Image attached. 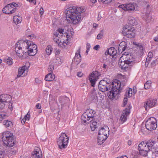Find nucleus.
I'll return each instance as SVG.
<instances>
[{
  "mask_svg": "<svg viewBox=\"0 0 158 158\" xmlns=\"http://www.w3.org/2000/svg\"><path fill=\"white\" fill-rule=\"evenodd\" d=\"M54 69V67L53 65H50L48 69V70L49 72L52 73Z\"/></svg>",
  "mask_w": 158,
  "mask_h": 158,
  "instance_id": "39",
  "label": "nucleus"
},
{
  "mask_svg": "<svg viewBox=\"0 0 158 158\" xmlns=\"http://www.w3.org/2000/svg\"><path fill=\"white\" fill-rule=\"evenodd\" d=\"M127 47V44L125 41L121 42L119 44L118 50L119 52L121 53L125 50Z\"/></svg>",
  "mask_w": 158,
  "mask_h": 158,
  "instance_id": "24",
  "label": "nucleus"
},
{
  "mask_svg": "<svg viewBox=\"0 0 158 158\" xmlns=\"http://www.w3.org/2000/svg\"><path fill=\"white\" fill-rule=\"evenodd\" d=\"M6 116V114L5 113L1 112L0 113V121H2V119L4 118Z\"/></svg>",
  "mask_w": 158,
  "mask_h": 158,
  "instance_id": "40",
  "label": "nucleus"
},
{
  "mask_svg": "<svg viewBox=\"0 0 158 158\" xmlns=\"http://www.w3.org/2000/svg\"><path fill=\"white\" fill-rule=\"evenodd\" d=\"M123 34L127 37L132 38L135 35V30L133 27H130L128 25L125 26L123 27Z\"/></svg>",
  "mask_w": 158,
  "mask_h": 158,
  "instance_id": "7",
  "label": "nucleus"
},
{
  "mask_svg": "<svg viewBox=\"0 0 158 158\" xmlns=\"http://www.w3.org/2000/svg\"><path fill=\"white\" fill-rule=\"evenodd\" d=\"M123 57L122 56L120 57L119 60L118 64L120 66L121 69L125 71L129 70L131 68V65H130L129 63L127 62L126 60H122Z\"/></svg>",
  "mask_w": 158,
  "mask_h": 158,
  "instance_id": "13",
  "label": "nucleus"
},
{
  "mask_svg": "<svg viewBox=\"0 0 158 158\" xmlns=\"http://www.w3.org/2000/svg\"><path fill=\"white\" fill-rule=\"evenodd\" d=\"M38 109H40L41 108V105L40 104H37L35 106Z\"/></svg>",
  "mask_w": 158,
  "mask_h": 158,
  "instance_id": "57",
  "label": "nucleus"
},
{
  "mask_svg": "<svg viewBox=\"0 0 158 158\" xmlns=\"http://www.w3.org/2000/svg\"><path fill=\"white\" fill-rule=\"evenodd\" d=\"M157 104V99H156L150 98L144 102V107L146 110L147 109L152 108L156 106Z\"/></svg>",
  "mask_w": 158,
  "mask_h": 158,
  "instance_id": "12",
  "label": "nucleus"
},
{
  "mask_svg": "<svg viewBox=\"0 0 158 158\" xmlns=\"http://www.w3.org/2000/svg\"><path fill=\"white\" fill-rule=\"evenodd\" d=\"M152 59V58H150V57H147L146 62H145V65H148V64H149V63L150 60H151Z\"/></svg>",
  "mask_w": 158,
  "mask_h": 158,
  "instance_id": "46",
  "label": "nucleus"
},
{
  "mask_svg": "<svg viewBox=\"0 0 158 158\" xmlns=\"http://www.w3.org/2000/svg\"><path fill=\"white\" fill-rule=\"evenodd\" d=\"M154 141L149 140L148 141H143L139 145L138 149L139 154L142 156H146L148 152L151 150L152 152V156H158V146L155 145Z\"/></svg>",
  "mask_w": 158,
  "mask_h": 158,
  "instance_id": "1",
  "label": "nucleus"
},
{
  "mask_svg": "<svg viewBox=\"0 0 158 158\" xmlns=\"http://www.w3.org/2000/svg\"><path fill=\"white\" fill-rule=\"evenodd\" d=\"M26 121V120L24 118L21 120V122L22 124H24Z\"/></svg>",
  "mask_w": 158,
  "mask_h": 158,
  "instance_id": "63",
  "label": "nucleus"
},
{
  "mask_svg": "<svg viewBox=\"0 0 158 158\" xmlns=\"http://www.w3.org/2000/svg\"><path fill=\"white\" fill-rule=\"evenodd\" d=\"M5 102H3L2 101H0V108H3L5 106Z\"/></svg>",
  "mask_w": 158,
  "mask_h": 158,
  "instance_id": "47",
  "label": "nucleus"
},
{
  "mask_svg": "<svg viewBox=\"0 0 158 158\" xmlns=\"http://www.w3.org/2000/svg\"><path fill=\"white\" fill-rule=\"evenodd\" d=\"M64 32V29L61 28L58 29L55 32H57L58 34V35L59 36H62L63 34V33Z\"/></svg>",
  "mask_w": 158,
  "mask_h": 158,
  "instance_id": "38",
  "label": "nucleus"
},
{
  "mask_svg": "<svg viewBox=\"0 0 158 158\" xmlns=\"http://www.w3.org/2000/svg\"><path fill=\"white\" fill-rule=\"evenodd\" d=\"M4 156V152L3 151L0 150V158H3Z\"/></svg>",
  "mask_w": 158,
  "mask_h": 158,
  "instance_id": "51",
  "label": "nucleus"
},
{
  "mask_svg": "<svg viewBox=\"0 0 158 158\" xmlns=\"http://www.w3.org/2000/svg\"><path fill=\"white\" fill-rule=\"evenodd\" d=\"M55 78V75L52 73H49L45 76V80L48 81H51L53 80Z\"/></svg>",
  "mask_w": 158,
  "mask_h": 158,
  "instance_id": "28",
  "label": "nucleus"
},
{
  "mask_svg": "<svg viewBox=\"0 0 158 158\" xmlns=\"http://www.w3.org/2000/svg\"><path fill=\"white\" fill-rule=\"evenodd\" d=\"M45 51L48 55H50L52 51V48L51 46L49 45H48L46 48Z\"/></svg>",
  "mask_w": 158,
  "mask_h": 158,
  "instance_id": "34",
  "label": "nucleus"
},
{
  "mask_svg": "<svg viewBox=\"0 0 158 158\" xmlns=\"http://www.w3.org/2000/svg\"><path fill=\"white\" fill-rule=\"evenodd\" d=\"M30 2H33L34 5H36V2L35 0H27Z\"/></svg>",
  "mask_w": 158,
  "mask_h": 158,
  "instance_id": "58",
  "label": "nucleus"
},
{
  "mask_svg": "<svg viewBox=\"0 0 158 158\" xmlns=\"http://www.w3.org/2000/svg\"><path fill=\"white\" fill-rule=\"evenodd\" d=\"M33 158H42V152L40 148L35 147L31 155Z\"/></svg>",
  "mask_w": 158,
  "mask_h": 158,
  "instance_id": "15",
  "label": "nucleus"
},
{
  "mask_svg": "<svg viewBox=\"0 0 158 158\" xmlns=\"http://www.w3.org/2000/svg\"><path fill=\"white\" fill-rule=\"evenodd\" d=\"M123 57L125 58L127 62H128L130 65H132L134 64V58L131 53H128L126 52L124 53L122 56Z\"/></svg>",
  "mask_w": 158,
  "mask_h": 158,
  "instance_id": "17",
  "label": "nucleus"
},
{
  "mask_svg": "<svg viewBox=\"0 0 158 158\" xmlns=\"http://www.w3.org/2000/svg\"><path fill=\"white\" fill-rule=\"evenodd\" d=\"M35 81L37 83L40 84L41 83V81L38 78H36L35 79Z\"/></svg>",
  "mask_w": 158,
  "mask_h": 158,
  "instance_id": "53",
  "label": "nucleus"
},
{
  "mask_svg": "<svg viewBox=\"0 0 158 158\" xmlns=\"http://www.w3.org/2000/svg\"><path fill=\"white\" fill-rule=\"evenodd\" d=\"M100 74L97 71L93 72L89 76V80L91 83V85L93 87L94 86L96 81L99 78Z\"/></svg>",
  "mask_w": 158,
  "mask_h": 158,
  "instance_id": "11",
  "label": "nucleus"
},
{
  "mask_svg": "<svg viewBox=\"0 0 158 158\" xmlns=\"http://www.w3.org/2000/svg\"><path fill=\"white\" fill-rule=\"evenodd\" d=\"M109 130L106 126H104L99 131L98 135L104 136H107L109 135Z\"/></svg>",
  "mask_w": 158,
  "mask_h": 158,
  "instance_id": "18",
  "label": "nucleus"
},
{
  "mask_svg": "<svg viewBox=\"0 0 158 158\" xmlns=\"http://www.w3.org/2000/svg\"><path fill=\"white\" fill-rule=\"evenodd\" d=\"M99 48V46L98 45H97L94 46V49L96 50H98Z\"/></svg>",
  "mask_w": 158,
  "mask_h": 158,
  "instance_id": "54",
  "label": "nucleus"
},
{
  "mask_svg": "<svg viewBox=\"0 0 158 158\" xmlns=\"http://www.w3.org/2000/svg\"><path fill=\"white\" fill-rule=\"evenodd\" d=\"M132 143V141L131 140H129L128 141L127 144L129 146H130Z\"/></svg>",
  "mask_w": 158,
  "mask_h": 158,
  "instance_id": "62",
  "label": "nucleus"
},
{
  "mask_svg": "<svg viewBox=\"0 0 158 158\" xmlns=\"http://www.w3.org/2000/svg\"><path fill=\"white\" fill-rule=\"evenodd\" d=\"M139 48V51L140 53V54H142L144 53L143 48V46L142 45L138 46Z\"/></svg>",
  "mask_w": 158,
  "mask_h": 158,
  "instance_id": "43",
  "label": "nucleus"
},
{
  "mask_svg": "<svg viewBox=\"0 0 158 158\" xmlns=\"http://www.w3.org/2000/svg\"><path fill=\"white\" fill-rule=\"evenodd\" d=\"M63 42H64V41H62L61 40L59 41V43H57L58 44V46L61 47L62 48V44H63Z\"/></svg>",
  "mask_w": 158,
  "mask_h": 158,
  "instance_id": "49",
  "label": "nucleus"
},
{
  "mask_svg": "<svg viewBox=\"0 0 158 158\" xmlns=\"http://www.w3.org/2000/svg\"><path fill=\"white\" fill-rule=\"evenodd\" d=\"M103 35L102 33H100L97 35V39L98 40H100L102 38Z\"/></svg>",
  "mask_w": 158,
  "mask_h": 158,
  "instance_id": "48",
  "label": "nucleus"
},
{
  "mask_svg": "<svg viewBox=\"0 0 158 158\" xmlns=\"http://www.w3.org/2000/svg\"><path fill=\"white\" fill-rule=\"evenodd\" d=\"M145 127L147 129L150 131L155 130L157 127V121L154 117L148 119L145 123Z\"/></svg>",
  "mask_w": 158,
  "mask_h": 158,
  "instance_id": "8",
  "label": "nucleus"
},
{
  "mask_svg": "<svg viewBox=\"0 0 158 158\" xmlns=\"http://www.w3.org/2000/svg\"><path fill=\"white\" fill-rule=\"evenodd\" d=\"M3 124L6 127H11L12 125V122L8 120L4 121L3 122Z\"/></svg>",
  "mask_w": 158,
  "mask_h": 158,
  "instance_id": "35",
  "label": "nucleus"
},
{
  "mask_svg": "<svg viewBox=\"0 0 158 158\" xmlns=\"http://www.w3.org/2000/svg\"><path fill=\"white\" fill-rule=\"evenodd\" d=\"M85 112L87 114V115L90 119H93L94 117V114L95 113L94 110L91 109H88Z\"/></svg>",
  "mask_w": 158,
  "mask_h": 158,
  "instance_id": "25",
  "label": "nucleus"
},
{
  "mask_svg": "<svg viewBox=\"0 0 158 158\" xmlns=\"http://www.w3.org/2000/svg\"><path fill=\"white\" fill-rule=\"evenodd\" d=\"M111 85L110 82L105 80H102L99 83L98 89L102 92H105L110 89Z\"/></svg>",
  "mask_w": 158,
  "mask_h": 158,
  "instance_id": "9",
  "label": "nucleus"
},
{
  "mask_svg": "<svg viewBox=\"0 0 158 158\" xmlns=\"http://www.w3.org/2000/svg\"><path fill=\"white\" fill-rule=\"evenodd\" d=\"M59 36L57 32H54V33L53 40L57 44L58 42L59 43V41L61 40L60 39Z\"/></svg>",
  "mask_w": 158,
  "mask_h": 158,
  "instance_id": "30",
  "label": "nucleus"
},
{
  "mask_svg": "<svg viewBox=\"0 0 158 158\" xmlns=\"http://www.w3.org/2000/svg\"><path fill=\"white\" fill-rule=\"evenodd\" d=\"M27 37H29L30 39H32L34 38L35 35L33 34L31 35H28V36H27Z\"/></svg>",
  "mask_w": 158,
  "mask_h": 158,
  "instance_id": "56",
  "label": "nucleus"
},
{
  "mask_svg": "<svg viewBox=\"0 0 158 158\" xmlns=\"http://www.w3.org/2000/svg\"><path fill=\"white\" fill-rule=\"evenodd\" d=\"M110 84V90L108 93L107 95L108 97L111 100L116 99L117 96L122 89L121 82L119 81L116 80Z\"/></svg>",
  "mask_w": 158,
  "mask_h": 158,
  "instance_id": "4",
  "label": "nucleus"
},
{
  "mask_svg": "<svg viewBox=\"0 0 158 158\" xmlns=\"http://www.w3.org/2000/svg\"><path fill=\"white\" fill-rule=\"evenodd\" d=\"M90 119L87 115V114L84 112L81 116V120L85 123H86L88 124L91 121H89Z\"/></svg>",
  "mask_w": 158,
  "mask_h": 158,
  "instance_id": "26",
  "label": "nucleus"
},
{
  "mask_svg": "<svg viewBox=\"0 0 158 158\" xmlns=\"http://www.w3.org/2000/svg\"><path fill=\"white\" fill-rule=\"evenodd\" d=\"M82 73L81 72H79L77 73V76L79 77H81L82 76Z\"/></svg>",
  "mask_w": 158,
  "mask_h": 158,
  "instance_id": "61",
  "label": "nucleus"
},
{
  "mask_svg": "<svg viewBox=\"0 0 158 158\" xmlns=\"http://www.w3.org/2000/svg\"><path fill=\"white\" fill-rule=\"evenodd\" d=\"M15 51L16 52L17 55L19 58H21V60H24L27 58V54L25 50H23L21 48L20 46H19L16 44L15 45Z\"/></svg>",
  "mask_w": 158,
  "mask_h": 158,
  "instance_id": "10",
  "label": "nucleus"
},
{
  "mask_svg": "<svg viewBox=\"0 0 158 158\" xmlns=\"http://www.w3.org/2000/svg\"><path fill=\"white\" fill-rule=\"evenodd\" d=\"M13 21L15 23H19L21 22V18L17 15L15 16L13 18Z\"/></svg>",
  "mask_w": 158,
  "mask_h": 158,
  "instance_id": "33",
  "label": "nucleus"
},
{
  "mask_svg": "<svg viewBox=\"0 0 158 158\" xmlns=\"http://www.w3.org/2000/svg\"><path fill=\"white\" fill-rule=\"evenodd\" d=\"M18 6V4L15 3H10L8 4L3 8L2 11L6 14H12L15 12Z\"/></svg>",
  "mask_w": 158,
  "mask_h": 158,
  "instance_id": "6",
  "label": "nucleus"
},
{
  "mask_svg": "<svg viewBox=\"0 0 158 158\" xmlns=\"http://www.w3.org/2000/svg\"><path fill=\"white\" fill-rule=\"evenodd\" d=\"M27 67L25 65L19 68L18 69V74L17 77H20L22 76H25V74H24V73L25 71L27 70Z\"/></svg>",
  "mask_w": 158,
  "mask_h": 158,
  "instance_id": "20",
  "label": "nucleus"
},
{
  "mask_svg": "<svg viewBox=\"0 0 158 158\" xmlns=\"http://www.w3.org/2000/svg\"><path fill=\"white\" fill-rule=\"evenodd\" d=\"M10 152L12 154H15L16 153V151L14 150L13 149H11Z\"/></svg>",
  "mask_w": 158,
  "mask_h": 158,
  "instance_id": "59",
  "label": "nucleus"
},
{
  "mask_svg": "<svg viewBox=\"0 0 158 158\" xmlns=\"http://www.w3.org/2000/svg\"><path fill=\"white\" fill-rule=\"evenodd\" d=\"M151 85V82L150 81H148L144 85V88L146 89H150Z\"/></svg>",
  "mask_w": 158,
  "mask_h": 158,
  "instance_id": "36",
  "label": "nucleus"
},
{
  "mask_svg": "<svg viewBox=\"0 0 158 158\" xmlns=\"http://www.w3.org/2000/svg\"><path fill=\"white\" fill-rule=\"evenodd\" d=\"M112 0H98L99 2H102L103 3L106 4L110 3Z\"/></svg>",
  "mask_w": 158,
  "mask_h": 158,
  "instance_id": "42",
  "label": "nucleus"
},
{
  "mask_svg": "<svg viewBox=\"0 0 158 158\" xmlns=\"http://www.w3.org/2000/svg\"><path fill=\"white\" fill-rule=\"evenodd\" d=\"M107 136H104L101 135H98L97 142L99 145H101L107 139Z\"/></svg>",
  "mask_w": 158,
  "mask_h": 158,
  "instance_id": "23",
  "label": "nucleus"
},
{
  "mask_svg": "<svg viewBox=\"0 0 158 158\" xmlns=\"http://www.w3.org/2000/svg\"><path fill=\"white\" fill-rule=\"evenodd\" d=\"M119 7L121 8L123 10L129 11H134L135 8L134 5L132 3H129L126 5H121L119 6Z\"/></svg>",
  "mask_w": 158,
  "mask_h": 158,
  "instance_id": "16",
  "label": "nucleus"
},
{
  "mask_svg": "<svg viewBox=\"0 0 158 158\" xmlns=\"http://www.w3.org/2000/svg\"><path fill=\"white\" fill-rule=\"evenodd\" d=\"M111 67L110 63L109 61H107L103 64V68L106 69L110 68Z\"/></svg>",
  "mask_w": 158,
  "mask_h": 158,
  "instance_id": "32",
  "label": "nucleus"
},
{
  "mask_svg": "<svg viewBox=\"0 0 158 158\" xmlns=\"http://www.w3.org/2000/svg\"><path fill=\"white\" fill-rule=\"evenodd\" d=\"M116 53V50L114 47H111L107 50L105 53L106 55H109L111 56H114Z\"/></svg>",
  "mask_w": 158,
  "mask_h": 158,
  "instance_id": "22",
  "label": "nucleus"
},
{
  "mask_svg": "<svg viewBox=\"0 0 158 158\" xmlns=\"http://www.w3.org/2000/svg\"><path fill=\"white\" fill-rule=\"evenodd\" d=\"M30 114L29 113V112H28L27 114L24 116V118L26 120H29L30 119Z\"/></svg>",
  "mask_w": 158,
  "mask_h": 158,
  "instance_id": "44",
  "label": "nucleus"
},
{
  "mask_svg": "<svg viewBox=\"0 0 158 158\" xmlns=\"http://www.w3.org/2000/svg\"><path fill=\"white\" fill-rule=\"evenodd\" d=\"M92 120L93 119L90 120L91 121V123L92 124L90 125V126L91 130L92 131H94V130L95 128L97 127V123L96 121H93Z\"/></svg>",
  "mask_w": 158,
  "mask_h": 158,
  "instance_id": "31",
  "label": "nucleus"
},
{
  "mask_svg": "<svg viewBox=\"0 0 158 158\" xmlns=\"http://www.w3.org/2000/svg\"><path fill=\"white\" fill-rule=\"evenodd\" d=\"M120 158H128L126 156H124L119 157Z\"/></svg>",
  "mask_w": 158,
  "mask_h": 158,
  "instance_id": "64",
  "label": "nucleus"
},
{
  "mask_svg": "<svg viewBox=\"0 0 158 158\" xmlns=\"http://www.w3.org/2000/svg\"><path fill=\"white\" fill-rule=\"evenodd\" d=\"M127 98H125L123 100L124 105L125 106L127 103Z\"/></svg>",
  "mask_w": 158,
  "mask_h": 158,
  "instance_id": "55",
  "label": "nucleus"
},
{
  "mask_svg": "<svg viewBox=\"0 0 158 158\" xmlns=\"http://www.w3.org/2000/svg\"><path fill=\"white\" fill-rule=\"evenodd\" d=\"M85 11V8L83 7L75 6L70 7L67 10L66 18H69L73 24H76L81 19V14Z\"/></svg>",
  "mask_w": 158,
  "mask_h": 158,
  "instance_id": "2",
  "label": "nucleus"
},
{
  "mask_svg": "<svg viewBox=\"0 0 158 158\" xmlns=\"http://www.w3.org/2000/svg\"><path fill=\"white\" fill-rule=\"evenodd\" d=\"M69 42H68V41H67V40L65 42L64 41L63 42V44H62V48H64L66 47V45H67L68 44H69Z\"/></svg>",
  "mask_w": 158,
  "mask_h": 158,
  "instance_id": "45",
  "label": "nucleus"
},
{
  "mask_svg": "<svg viewBox=\"0 0 158 158\" xmlns=\"http://www.w3.org/2000/svg\"><path fill=\"white\" fill-rule=\"evenodd\" d=\"M133 91L131 88H129L127 92L128 97H131Z\"/></svg>",
  "mask_w": 158,
  "mask_h": 158,
  "instance_id": "41",
  "label": "nucleus"
},
{
  "mask_svg": "<svg viewBox=\"0 0 158 158\" xmlns=\"http://www.w3.org/2000/svg\"><path fill=\"white\" fill-rule=\"evenodd\" d=\"M4 61L6 62L9 65H10L13 64L12 59L10 57H9L7 59H4Z\"/></svg>",
  "mask_w": 158,
  "mask_h": 158,
  "instance_id": "37",
  "label": "nucleus"
},
{
  "mask_svg": "<svg viewBox=\"0 0 158 158\" xmlns=\"http://www.w3.org/2000/svg\"><path fill=\"white\" fill-rule=\"evenodd\" d=\"M80 49L79 48L75 53V56L72 61V65H77L81 61V57L80 54Z\"/></svg>",
  "mask_w": 158,
  "mask_h": 158,
  "instance_id": "14",
  "label": "nucleus"
},
{
  "mask_svg": "<svg viewBox=\"0 0 158 158\" xmlns=\"http://www.w3.org/2000/svg\"><path fill=\"white\" fill-rule=\"evenodd\" d=\"M13 134L10 132H4L2 134V139L3 141L4 140H5V139H6L10 138V140H12L11 142V143L12 142V140H13Z\"/></svg>",
  "mask_w": 158,
  "mask_h": 158,
  "instance_id": "19",
  "label": "nucleus"
},
{
  "mask_svg": "<svg viewBox=\"0 0 158 158\" xmlns=\"http://www.w3.org/2000/svg\"><path fill=\"white\" fill-rule=\"evenodd\" d=\"M128 21L129 23L132 25H134L136 24V20L132 16H130L128 17Z\"/></svg>",
  "mask_w": 158,
  "mask_h": 158,
  "instance_id": "29",
  "label": "nucleus"
},
{
  "mask_svg": "<svg viewBox=\"0 0 158 158\" xmlns=\"http://www.w3.org/2000/svg\"><path fill=\"white\" fill-rule=\"evenodd\" d=\"M87 49H88V50H89L90 48V45L89 43H87Z\"/></svg>",
  "mask_w": 158,
  "mask_h": 158,
  "instance_id": "60",
  "label": "nucleus"
},
{
  "mask_svg": "<svg viewBox=\"0 0 158 158\" xmlns=\"http://www.w3.org/2000/svg\"><path fill=\"white\" fill-rule=\"evenodd\" d=\"M130 112L128 111V109H126L123 110V114L120 117V119L121 121L123 122H125L127 119V116L129 114Z\"/></svg>",
  "mask_w": 158,
  "mask_h": 158,
  "instance_id": "21",
  "label": "nucleus"
},
{
  "mask_svg": "<svg viewBox=\"0 0 158 158\" xmlns=\"http://www.w3.org/2000/svg\"><path fill=\"white\" fill-rule=\"evenodd\" d=\"M16 44L20 46L23 50H25L29 56H34L37 53L36 45L30 41L20 40L17 42Z\"/></svg>",
  "mask_w": 158,
  "mask_h": 158,
  "instance_id": "3",
  "label": "nucleus"
},
{
  "mask_svg": "<svg viewBox=\"0 0 158 158\" xmlns=\"http://www.w3.org/2000/svg\"><path fill=\"white\" fill-rule=\"evenodd\" d=\"M69 137L64 133H62L57 139V143L60 149L65 148L68 145Z\"/></svg>",
  "mask_w": 158,
  "mask_h": 158,
  "instance_id": "5",
  "label": "nucleus"
},
{
  "mask_svg": "<svg viewBox=\"0 0 158 158\" xmlns=\"http://www.w3.org/2000/svg\"><path fill=\"white\" fill-rule=\"evenodd\" d=\"M153 57L152 53L151 52H148V56L147 57H148L152 58Z\"/></svg>",
  "mask_w": 158,
  "mask_h": 158,
  "instance_id": "52",
  "label": "nucleus"
},
{
  "mask_svg": "<svg viewBox=\"0 0 158 158\" xmlns=\"http://www.w3.org/2000/svg\"><path fill=\"white\" fill-rule=\"evenodd\" d=\"M40 17H42V15L44 13V9L42 8H40Z\"/></svg>",
  "mask_w": 158,
  "mask_h": 158,
  "instance_id": "50",
  "label": "nucleus"
},
{
  "mask_svg": "<svg viewBox=\"0 0 158 158\" xmlns=\"http://www.w3.org/2000/svg\"><path fill=\"white\" fill-rule=\"evenodd\" d=\"M10 138H9L8 139H5V140H4L3 141L4 144L6 145V146H9V147H12L15 144L14 142V136H13V140H12V142L11 143V141L12 140H10Z\"/></svg>",
  "mask_w": 158,
  "mask_h": 158,
  "instance_id": "27",
  "label": "nucleus"
}]
</instances>
